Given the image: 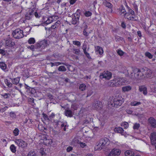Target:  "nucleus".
Returning a JSON list of instances; mask_svg holds the SVG:
<instances>
[{
  "instance_id": "nucleus-1",
  "label": "nucleus",
  "mask_w": 156,
  "mask_h": 156,
  "mask_svg": "<svg viewBox=\"0 0 156 156\" xmlns=\"http://www.w3.org/2000/svg\"><path fill=\"white\" fill-rule=\"evenodd\" d=\"M132 70L133 72L129 76L132 79L141 80L144 77V70L135 68L132 69Z\"/></svg>"
},
{
  "instance_id": "nucleus-2",
  "label": "nucleus",
  "mask_w": 156,
  "mask_h": 156,
  "mask_svg": "<svg viewBox=\"0 0 156 156\" xmlns=\"http://www.w3.org/2000/svg\"><path fill=\"white\" fill-rule=\"evenodd\" d=\"M109 144V139L106 137L101 139L96 144L95 150H101L108 146Z\"/></svg>"
},
{
  "instance_id": "nucleus-3",
  "label": "nucleus",
  "mask_w": 156,
  "mask_h": 156,
  "mask_svg": "<svg viewBox=\"0 0 156 156\" xmlns=\"http://www.w3.org/2000/svg\"><path fill=\"white\" fill-rule=\"evenodd\" d=\"M124 81L123 78L117 77L111 80L109 83V85L111 87H119L122 85Z\"/></svg>"
},
{
  "instance_id": "nucleus-4",
  "label": "nucleus",
  "mask_w": 156,
  "mask_h": 156,
  "mask_svg": "<svg viewBox=\"0 0 156 156\" xmlns=\"http://www.w3.org/2000/svg\"><path fill=\"white\" fill-rule=\"evenodd\" d=\"M113 101V103L111 102L108 103V106L109 107L112 106L117 107L118 106H121L124 101L123 98L120 95L116 96Z\"/></svg>"
},
{
  "instance_id": "nucleus-5",
  "label": "nucleus",
  "mask_w": 156,
  "mask_h": 156,
  "mask_svg": "<svg viewBox=\"0 0 156 156\" xmlns=\"http://www.w3.org/2000/svg\"><path fill=\"white\" fill-rule=\"evenodd\" d=\"M12 36L16 39H20L23 37V31L20 29L14 30L12 33Z\"/></svg>"
},
{
  "instance_id": "nucleus-6",
  "label": "nucleus",
  "mask_w": 156,
  "mask_h": 156,
  "mask_svg": "<svg viewBox=\"0 0 156 156\" xmlns=\"http://www.w3.org/2000/svg\"><path fill=\"white\" fill-rule=\"evenodd\" d=\"M48 45V41L43 40L37 42L35 45V48L36 49H40V51L45 48Z\"/></svg>"
},
{
  "instance_id": "nucleus-7",
  "label": "nucleus",
  "mask_w": 156,
  "mask_h": 156,
  "mask_svg": "<svg viewBox=\"0 0 156 156\" xmlns=\"http://www.w3.org/2000/svg\"><path fill=\"white\" fill-rule=\"evenodd\" d=\"M112 76V73L110 72L107 71H105L102 73H101L100 76L101 79H105L106 80H109L111 79Z\"/></svg>"
},
{
  "instance_id": "nucleus-8",
  "label": "nucleus",
  "mask_w": 156,
  "mask_h": 156,
  "mask_svg": "<svg viewBox=\"0 0 156 156\" xmlns=\"http://www.w3.org/2000/svg\"><path fill=\"white\" fill-rule=\"evenodd\" d=\"M79 14L75 13L72 16V17L69 18L70 22L73 24H76L79 21L80 17Z\"/></svg>"
},
{
  "instance_id": "nucleus-9",
  "label": "nucleus",
  "mask_w": 156,
  "mask_h": 156,
  "mask_svg": "<svg viewBox=\"0 0 156 156\" xmlns=\"http://www.w3.org/2000/svg\"><path fill=\"white\" fill-rule=\"evenodd\" d=\"M15 143L19 147L24 148L27 146V144L25 141L22 139H16L15 140Z\"/></svg>"
},
{
  "instance_id": "nucleus-10",
  "label": "nucleus",
  "mask_w": 156,
  "mask_h": 156,
  "mask_svg": "<svg viewBox=\"0 0 156 156\" xmlns=\"http://www.w3.org/2000/svg\"><path fill=\"white\" fill-rule=\"evenodd\" d=\"M102 107L101 103L100 101H94L92 105L93 108L97 110L101 109Z\"/></svg>"
},
{
  "instance_id": "nucleus-11",
  "label": "nucleus",
  "mask_w": 156,
  "mask_h": 156,
  "mask_svg": "<svg viewBox=\"0 0 156 156\" xmlns=\"http://www.w3.org/2000/svg\"><path fill=\"white\" fill-rule=\"evenodd\" d=\"M120 151L119 149L114 148L108 154V156H116L120 154Z\"/></svg>"
},
{
  "instance_id": "nucleus-12",
  "label": "nucleus",
  "mask_w": 156,
  "mask_h": 156,
  "mask_svg": "<svg viewBox=\"0 0 156 156\" xmlns=\"http://www.w3.org/2000/svg\"><path fill=\"white\" fill-rule=\"evenodd\" d=\"M5 44L6 47H12L15 45V43L9 38L5 40Z\"/></svg>"
},
{
  "instance_id": "nucleus-13",
  "label": "nucleus",
  "mask_w": 156,
  "mask_h": 156,
  "mask_svg": "<svg viewBox=\"0 0 156 156\" xmlns=\"http://www.w3.org/2000/svg\"><path fill=\"white\" fill-rule=\"evenodd\" d=\"M148 121L152 127L156 128V121L154 118L150 117L148 119Z\"/></svg>"
},
{
  "instance_id": "nucleus-14",
  "label": "nucleus",
  "mask_w": 156,
  "mask_h": 156,
  "mask_svg": "<svg viewBox=\"0 0 156 156\" xmlns=\"http://www.w3.org/2000/svg\"><path fill=\"white\" fill-rule=\"evenodd\" d=\"M150 140L151 144L153 145L154 144L155 142L156 141V133L153 132L151 133Z\"/></svg>"
},
{
  "instance_id": "nucleus-15",
  "label": "nucleus",
  "mask_w": 156,
  "mask_h": 156,
  "mask_svg": "<svg viewBox=\"0 0 156 156\" xmlns=\"http://www.w3.org/2000/svg\"><path fill=\"white\" fill-rule=\"evenodd\" d=\"M34 12H32V9L30 10L25 15V19L30 20L34 16Z\"/></svg>"
},
{
  "instance_id": "nucleus-16",
  "label": "nucleus",
  "mask_w": 156,
  "mask_h": 156,
  "mask_svg": "<svg viewBox=\"0 0 156 156\" xmlns=\"http://www.w3.org/2000/svg\"><path fill=\"white\" fill-rule=\"evenodd\" d=\"M52 142V140L47 139L46 137H44L43 144L46 145H48L51 144Z\"/></svg>"
},
{
  "instance_id": "nucleus-17",
  "label": "nucleus",
  "mask_w": 156,
  "mask_h": 156,
  "mask_svg": "<svg viewBox=\"0 0 156 156\" xmlns=\"http://www.w3.org/2000/svg\"><path fill=\"white\" fill-rule=\"evenodd\" d=\"M9 79L11 80L12 84L17 85L19 83L20 80V77H17L14 78H10Z\"/></svg>"
},
{
  "instance_id": "nucleus-18",
  "label": "nucleus",
  "mask_w": 156,
  "mask_h": 156,
  "mask_svg": "<svg viewBox=\"0 0 156 156\" xmlns=\"http://www.w3.org/2000/svg\"><path fill=\"white\" fill-rule=\"evenodd\" d=\"M80 142L78 137H74L71 142V145L76 146L78 144H79Z\"/></svg>"
},
{
  "instance_id": "nucleus-19",
  "label": "nucleus",
  "mask_w": 156,
  "mask_h": 156,
  "mask_svg": "<svg viewBox=\"0 0 156 156\" xmlns=\"http://www.w3.org/2000/svg\"><path fill=\"white\" fill-rule=\"evenodd\" d=\"M95 50L96 52L99 53V55H101L103 53V51L102 48L99 46L95 47Z\"/></svg>"
},
{
  "instance_id": "nucleus-20",
  "label": "nucleus",
  "mask_w": 156,
  "mask_h": 156,
  "mask_svg": "<svg viewBox=\"0 0 156 156\" xmlns=\"http://www.w3.org/2000/svg\"><path fill=\"white\" fill-rule=\"evenodd\" d=\"M139 90L140 92H143V94L144 95H146L147 94V88L146 87L144 86L140 87Z\"/></svg>"
},
{
  "instance_id": "nucleus-21",
  "label": "nucleus",
  "mask_w": 156,
  "mask_h": 156,
  "mask_svg": "<svg viewBox=\"0 0 156 156\" xmlns=\"http://www.w3.org/2000/svg\"><path fill=\"white\" fill-rule=\"evenodd\" d=\"M131 89V87L129 85L124 86L122 87V92H128Z\"/></svg>"
},
{
  "instance_id": "nucleus-22",
  "label": "nucleus",
  "mask_w": 156,
  "mask_h": 156,
  "mask_svg": "<svg viewBox=\"0 0 156 156\" xmlns=\"http://www.w3.org/2000/svg\"><path fill=\"white\" fill-rule=\"evenodd\" d=\"M65 114L66 116L68 117H71L73 116L72 111L69 109H67L65 110Z\"/></svg>"
},
{
  "instance_id": "nucleus-23",
  "label": "nucleus",
  "mask_w": 156,
  "mask_h": 156,
  "mask_svg": "<svg viewBox=\"0 0 156 156\" xmlns=\"http://www.w3.org/2000/svg\"><path fill=\"white\" fill-rule=\"evenodd\" d=\"M115 131L119 133H121L122 135L125 136L124 133V130L122 128H116L115 129Z\"/></svg>"
},
{
  "instance_id": "nucleus-24",
  "label": "nucleus",
  "mask_w": 156,
  "mask_h": 156,
  "mask_svg": "<svg viewBox=\"0 0 156 156\" xmlns=\"http://www.w3.org/2000/svg\"><path fill=\"white\" fill-rule=\"evenodd\" d=\"M103 4L105 6L110 9L112 8L113 6V5L110 3L108 2L106 0H105L103 2Z\"/></svg>"
},
{
  "instance_id": "nucleus-25",
  "label": "nucleus",
  "mask_w": 156,
  "mask_h": 156,
  "mask_svg": "<svg viewBox=\"0 0 156 156\" xmlns=\"http://www.w3.org/2000/svg\"><path fill=\"white\" fill-rule=\"evenodd\" d=\"M126 156H134V153L130 150L126 151L125 153Z\"/></svg>"
},
{
  "instance_id": "nucleus-26",
  "label": "nucleus",
  "mask_w": 156,
  "mask_h": 156,
  "mask_svg": "<svg viewBox=\"0 0 156 156\" xmlns=\"http://www.w3.org/2000/svg\"><path fill=\"white\" fill-rule=\"evenodd\" d=\"M0 68L3 70H5L6 69L7 66L5 62H0Z\"/></svg>"
},
{
  "instance_id": "nucleus-27",
  "label": "nucleus",
  "mask_w": 156,
  "mask_h": 156,
  "mask_svg": "<svg viewBox=\"0 0 156 156\" xmlns=\"http://www.w3.org/2000/svg\"><path fill=\"white\" fill-rule=\"evenodd\" d=\"M5 83L9 87L11 88L12 87V83L10 82L7 79L5 80Z\"/></svg>"
},
{
  "instance_id": "nucleus-28",
  "label": "nucleus",
  "mask_w": 156,
  "mask_h": 156,
  "mask_svg": "<svg viewBox=\"0 0 156 156\" xmlns=\"http://www.w3.org/2000/svg\"><path fill=\"white\" fill-rule=\"evenodd\" d=\"M145 73V75L146 76V77H149L151 76L152 75V72L151 71L148 69L147 70V71L146 72H144V73Z\"/></svg>"
},
{
  "instance_id": "nucleus-29",
  "label": "nucleus",
  "mask_w": 156,
  "mask_h": 156,
  "mask_svg": "<svg viewBox=\"0 0 156 156\" xmlns=\"http://www.w3.org/2000/svg\"><path fill=\"white\" fill-rule=\"evenodd\" d=\"M86 86L84 83L80 84L79 86V89L81 91H83L85 90Z\"/></svg>"
},
{
  "instance_id": "nucleus-30",
  "label": "nucleus",
  "mask_w": 156,
  "mask_h": 156,
  "mask_svg": "<svg viewBox=\"0 0 156 156\" xmlns=\"http://www.w3.org/2000/svg\"><path fill=\"white\" fill-rule=\"evenodd\" d=\"M58 70L59 71L64 72L66 71V69L64 66H61L58 67Z\"/></svg>"
},
{
  "instance_id": "nucleus-31",
  "label": "nucleus",
  "mask_w": 156,
  "mask_h": 156,
  "mask_svg": "<svg viewBox=\"0 0 156 156\" xmlns=\"http://www.w3.org/2000/svg\"><path fill=\"white\" fill-rule=\"evenodd\" d=\"M28 42L29 44H34L35 42V40L34 38L31 37L29 39Z\"/></svg>"
},
{
  "instance_id": "nucleus-32",
  "label": "nucleus",
  "mask_w": 156,
  "mask_h": 156,
  "mask_svg": "<svg viewBox=\"0 0 156 156\" xmlns=\"http://www.w3.org/2000/svg\"><path fill=\"white\" fill-rule=\"evenodd\" d=\"M16 147L14 144H12L10 147L11 151L13 153H15L16 152Z\"/></svg>"
},
{
  "instance_id": "nucleus-33",
  "label": "nucleus",
  "mask_w": 156,
  "mask_h": 156,
  "mask_svg": "<svg viewBox=\"0 0 156 156\" xmlns=\"http://www.w3.org/2000/svg\"><path fill=\"white\" fill-rule=\"evenodd\" d=\"M145 55L146 57H148L150 59L153 58V55L149 52H146L145 53Z\"/></svg>"
},
{
  "instance_id": "nucleus-34",
  "label": "nucleus",
  "mask_w": 156,
  "mask_h": 156,
  "mask_svg": "<svg viewBox=\"0 0 156 156\" xmlns=\"http://www.w3.org/2000/svg\"><path fill=\"white\" fill-rule=\"evenodd\" d=\"M27 156H36V154L34 151H31L29 152Z\"/></svg>"
},
{
  "instance_id": "nucleus-35",
  "label": "nucleus",
  "mask_w": 156,
  "mask_h": 156,
  "mask_svg": "<svg viewBox=\"0 0 156 156\" xmlns=\"http://www.w3.org/2000/svg\"><path fill=\"white\" fill-rule=\"evenodd\" d=\"M53 21L51 16L49 17L48 18L47 20L45 21V23L46 24H48L52 23Z\"/></svg>"
},
{
  "instance_id": "nucleus-36",
  "label": "nucleus",
  "mask_w": 156,
  "mask_h": 156,
  "mask_svg": "<svg viewBox=\"0 0 156 156\" xmlns=\"http://www.w3.org/2000/svg\"><path fill=\"white\" fill-rule=\"evenodd\" d=\"M87 27H88L86 23L84 22L82 24L81 27V28L83 29V30H87Z\"/></svg>"
},
{
  "instance_id": "nucleus-37",
  "label": "nucleus",
  "mask_w": 156,
  "mask_h": 156,
  "mask_svg": "<svg viewBox=\"0 0 156 156\" xmlns=\"http://www.w3.org/2000/svg\"><path fill=\"white\" fill-rule=\"evenodd\" d=\"M73 51L74 53L78 55L80 53V51L79 49L74 48L73 49Z\"/></svg>"
},
{
  "instance_id": "nucleus-38",
  "label": "nucleus",
  "mask_w": 156,
  "mask_h": 156,
  "mask_svg": "<svg viewBox=\"0 0 156 156\" xmlns=\"http://www.w3.org/2000/svg\"><path fill=\"white\" fill-rule=\"evenodd\" d=\"M1 95L5 99L9 98L10 96V94L6 93H5L3 94H1Z\"/></svg>"
},
{
  "instance_id": "nucleus-39",
  "label": "nucleus",
  "mask_w": 156,
  "mask_h": 156,
  "mask_svg": "<svg viewBox=\"0 0 156 156\" xmlns=\"http://www.w3.org/2000/svg\"><path fill=\"white\" fill-rule=\"evenodd\" d=\"M115 40L116 41H120L124 40V38L122 37H120L118 36H115Z\"/></svg>"
},
{
  "instance_id": "nucleus-40",
  "label": "nucleus",
  "mask_w": 156,
  "mask_h": 156,
  "mask_svg": "<svg viewBox=\"0 0 156 156\" xmlns=\"http://www.w3.org/2000/svg\"><path fill=\"white\" fill-rule=\"evenodd\" d=\"M19 130L17 128H16L13 131V133L15 136H17L19 134Z\"/></svg>"
},
{
  "instance_id": "nucleus-41",
  "label": "nucleus",
  "mask_w": 156,
  "mask_h": 156,
  "mask_svg": "<svg viewBox=\"0 0 156 156\" xmlns=\"http://www.w3.org/2000/svg\"><path fill=\"white\" fill-rule=\"evenodd\" d=\"M140 104V102H137L136 101L132 102L131 103V105L132 106H135L138 105Z\"/></svg>"
},
{
  "instance_id": "nucleus-42",
  "label": "nucleus",
  "mask_w": 156,
  "mask_h": 156,
  "mask_svg": "<svg viewBox=\"0 0 156 156\" xmlns=\"http://www.w3.org/2000/svg\"><path fill=\"white\" fill-rule=\"evenodd\" d=\"M73 44L78 47H80L81 45L80 42L78 41H73Z\"/></svg>"
},
{
  "instance_id": "nucleus-43",
  "label": "nucleus",
  "mask_w": 156,
  "mask_h": 156,
  "mask_svg": "<svg viewBox=\"0 0 156 156\" xmlns=\"http://www.w3.org/2000/svg\"><path fill=\"white\" fill-rule=\"evenodd\" d=\"M140 127V124L139 123H135L134 124L133 128L134 129H138Z\"/></svg>"
},
{
  "instance_id": "nucleus-44",
  "label": "nucleus",
  "mask_w": 156,
  "mask_h": 156,
  "mask_svg": "<svg viewBox=\"0 0 156 156\" xmlns=\"http://www.w3.org/2000/svg\"><path fill=\"white\" fill-rule=\"evenodd\" d=\"M127 8L128 10L129 13L131 14L132 15H134V11L131 9L129 6H127Z\"/></svg>"
},
{
  "instance_id": "nucleus-45",
  "label": "nucleus",
  "mask_w": 156,
  "mask_h": 156,
  "mask_svg": "<svg viewBox=\"0 0 156 156\" xmlns=\"http://www.w3.org/2000/svg\"><path fill=\"white\" fill-rule=\"evenodd\" d=\"M121 126L124 127L125 128H127L128 127L129 124L128 122H125L121 124Z\"/></svg>"
},
{
  "instance_id": "nucleus-46",
  "label": "nucleus",
  "mask_w": 156,
  "mask_h": 156,
  "mask_svg": "<svg viewBox=\"0 0 156 156\" xmlns=\"http://www.w3.org/2000/svg\"><path fill=\"white\" fill-rule=\"evenodd\" d=\"M92 14L91 12L89 11H86L84 13V15L86 17L90 16Z\"/></svg>"
},
{
  "instance_id": "nucleus-47",
  "label": "nucleus",
  "mask_w": 156,
  "mask_h": 156,
  "mask_svg": "<svg viewBox=\"0 0 156 156\" xmlns=\"http://www.w3.org/2000/svg\"><path fill=\"white\" fill-rule=\"evenodd\" d=\"M82 48L83 50V52L87 51V45L85 43V41H84V43L83 44Z\"/></svg>"
},
{
  "instance_id": "nucleus-48",
  "label": "nucleus",
  "mask_w": 156,
  "mask_h": 156,
  "mask_svg": "<svg viewBox=\"0 0 156 156\" xmlns=\"http://www.w3.org/2000/svg\"><path fill=\"white\" fill-rule=\"evenodd\" d=\"M32 12H34V15L37 18H39L40 17V16L39 15L38 13L36 12L35 11V9L34 8L32 9Z\"/></svg>"
},
{
  "instance_id": "nucleus-49",
  "label": "nucleus",
  "mask_w": 156,
  "mask_h": 156,
  "mask_svg": "<svg viewBox=\"0 0 156 156\" xmlns=\"http://www.w3.org/2000/svg\"><path fill=\"white\" fill-rule=\"evenodd\" d=\"M93 93V91L92 90H89L87 92V97L90 96Z\"/></svg>"
},
{
  "instance_id": "nucleus-50",
  "label": "nucleus",
  "mask_w": 156,
  "mask_h": 156,
  "mask_svg": "<svg viewBox=\"0 0 156 156\" xmlns=\"http://www.w3.org/2000/svg\"><path fill=\"white\" fill-rule=\"evenodd\" d=\"M42 115H43L44 118L45 120L50 121L49 118H48V116L47 115L44 113H43Z\"/></svg>"
},
{
  "instance_id": "nucleus-51",
  "label": "nucleus",
  "mask_w": 156,
  "mask_h": 156,
  "mask_svg": "<svg viewBox=\"0 0 156 156\" xmlns=\"http://www.w3.org/2000/svg\"><path fill=\"white\" fill-rule=\"evenodd\" d=\"M54 66H57L63 64L65 65V63L63 62H54Z\"/></svg>"
},
{
  "instance_id": "nucleus-52",
  "label": "nucleus",
  "mask_w": 156,
  "mask_h": 156,
  "mask_svg": "<svg viewBox=\"0 0 156 156\" xmlns=\"http://www.w3.org/2000/svg\"><path fill=\"white\" fill-rule=\"evenodd\" d=\"M10 116L13 118H15L16 117L15 113L13 112H11L10 113Z\"/></svg>"
},
{
  "instance_id": "nucleus-53",
  "label": "nucleus",
  "mask_w": 156,
  "mask_h": 156,
  "mask_svg": "<svg viewBox=\"0 0 156 156\" xmlns=\"http://www.w3.org/2000/svg\"><path fill=\"white\" fill-rule=\"evenodd\" d=\"M40 153L42 155H44L45 153L44 152V149L41 148L40 149Z\"/></svg>"
},
{
  "instance_id": "nucleus-54",
  "label": "nucleus",
  "mask_w": 156,
  "mask_h": 156,
  "mask_svg": "<svg viewBox=\"0 0 156 156\" xmlns=\"http://www.w3.org/2000/svg\"><path fill=\"white\" fill-rule=\"evenodd\" d=\"M28 48L30 49L32 51H34V49L35 48V45L34 46V45H31L30 46H29L27 47Z\"/></svg>"
},
{
  "instance_id": "nucleus-55",
  "label": "nucleus",
  "mask_w": 156,
  "mask_h": 156,
  "mask_svg": "<svg viewBox=\"0 0 156 156\" xmlns=\"http://www.w3.org/2000/svg\"><path fill=\"white\" fill-rule=\"evenodd\" d=\"M28 101L30 103L32 104V103L33 104L34 103V99L33 98H30L28 99Z\"/></svg>"
},
{
  "instance_id": "nucleus-56",
  "label": "nucleus",
  "mask_w": 156,
  "mask_h": 156,
  "mask_svg": "<svg viewBox=\"0 0 156 156\" xmlns=\"http://www.w3.org/2000/svg\"><path fill=\"white\" fill-rule=\"evenodd\" d=\"M0 54L3 55H5L6 54V52L5 50L0 49Z\"/></svg>"
},
{
  "instance_id": "nucleus-57",
  "label": "nucleus",
  "mask_w": 156,
  "mask_h": 156,
  "mask_svg": "<svg viewBox=\"0 0 156 156\" xmlns=\"http://www.w3.org/2000/svg\"><path fill=\"white\" fill-rule=\"evenodd\" d=\"M117 53L120 56H122L124 54V52L121 50H118L117 51Z\"/></svg>"
},
{
  "instance_id": "nucleus-58",
  "label": "nucleus",
  "mask_w": 156,
  "mask_h": 156,
  "mask_svg": "<svg viewBox=\"0 0 156 156\" xmlns=\"http://www.w3.org/2000/svg\"><path fill=\"white\" fill-rule=\"evenodd\" d=\"M60 21L58 20L54 24V25L55 26V27H57L60 25Z\"/></svg>"
},
{
  "instance_id": "nucleus-59",
  "label": "nucleus",
  "mask_w": 156,
  "mask_h": 156,
  "mask_svg": "<svg viewBox=\"0 0 156 156\" xmlns=\"http://www.w3.org/2000/svg\"><path fill=\"white\" fill-rule=\"evenodd\" d=\"M79 144H80V146L82 148H83L84 147L86 146V144L84 143L80 142Z\"/></svg>"
},
{
  "instance_id": "nucleus-60",
  "label": "nucleus",
  "mask_w": 156,
  "mask_h": 156,
  "mask_svg": "<svg viewBox=\"0 0 156 156\" xmlns=\"http://www.w3.org/2000/svg\"><path fill=\"white\" fill-rule=\"evenodd\" d=\"M86 56L88 58H91V57L90 56V54L88 53L87 51H85L83 52Z\"/></svg>"
},
{
  "instance_id": "nucleus-61",
  "label": "nucleus",
  "mask_w": 156,
  "mask_h": 156,
  "mask_svg": "<svg viewBox=\"0 0 156 156\" xmlns=\"http://www.w3.org/2000/svg\"><path fill=\"white\" fill-rule=\"evenodd\" d=\"M73 150V147L70 146L68 147L66 151L67 152H69Z\"/></svg>"
},
{
  "instance_id": "nucleus-62",
  "label": "nucleus",
  "mask_w": 156,
  "mask_h": 156,
  "mask_svg": "<svg viewBox=\"0 0 156 156\" xmlns=\"http://www.w3.org/2000/svg\"><path fill=\"white\" fill-rule=\"evenodd\" d=\"M53 20V21H54L55 20H57L58 17V16H51Z\"/></svg>"
},
{
  "instance_id": "nucleus-63",
  "label": "nucleus",
  "mask_w": 156,
  "mask_h": 156,
  "mask_svg": "<svg viewBox=\"0 0 156 156\" xmlns=\"http://www.w3.org/2000/svg\"><path fill=\"white\" fill-rule=\"evenodd\" d=\"M83 35L86 37L88 36L89 33L87 32V30H83Z\"/></svg>"
},
{
  "instance_id": "nucleus-64",
  "label": "nucleus",
  "mask_w": 156,
  "mask_h": 156,
  "mask_svg": "<svg viewBox=\"0 0 156 156\" xmlns=\"http://www.w3.org/2000/svg\"><path fill=\"white\" fill-rule=\"evenodd\" d=\"M125 12H126V10L125 9L124 7L123 6H122V9H121V14H122V13L124 14Z\"/></svg>"
}]
</instances>
